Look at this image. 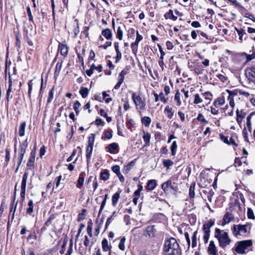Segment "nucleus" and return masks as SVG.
<instances>
[{"mask_svg": "<svg viewBox=\"0 0 255 255\" xmlns=\"http://www.w3.org/2000/svg\"><path fill=\"white\" fill-rule=\"evenodd\" d=\"M251 228L248 224L246 225H234L231 228L233 235L236 237H246L249 233Z\"/></svg>", "mask_w": 255, "mask_h": 255, "instance_id": "nucleus-3", "label": "nucleus"}, {"mask_svg": "<svg viewBox=\"0 0 255 255\" xmlns=\"http://www.w3.org/2000/svg\"><path fill=\"white\" fill-rule=\"evenodd\" d=\"M84 181V177L80 175L78 178V180L77 186L78 187L82 186L83 185Z\"/></svg>", "mask_w": 255, "mask_h": 255, "instance_id": "nucleus-63", "label": "nucleus"}, {"mask_svg": "<svg viewBox=\"0 0 255 255\" xmlns=\"http://www.w3.org/2000/svg\"><path fill=\"white\" fill-rule=\"evenodd\" d=\"M120 195L119 193L116 192L112 197V205L116 206L118 203Z\"/></svg>", "mask_w": 255, "mask_h": 255, "instance_id": "nucleus-34", "label": "nucleus"}, {"mask_svg": "<svg viewBox=\"0 0 255 255\" xmlns=\"http://www.w3.org/2000/svg\"><path fill=\"white\" fill-rule=\"evenodd\" d=\"M119 147V145L118 143L116 142H113L112 143L110 144L108 146L107 148L108 149V152H109L111 153H114L115 150H117Z\"/></svg>", "mask_w": 255, "mask_h": 255, "instance_id": "nucleus-25", "label": "nucleus"}, {"mask_svg": "<svg viewBox=\"0 0 255 255\" xmlns=\"http://www.w3.org/2000/svg\"><path fill=\"white\" fill-rule=\"evenodd\" d=\"M95 141V134L91 133L88 137V145L94 146Z\"/></svg>", "mask_w": 255, "mask_h": 255, "instance_id": "nucleus-45", "label": "nucleus"}, {"mask_svg": "<svg viewBox=\"0 0 255 255\" xmlns=\"http://www.w3.org/2000/svg\"><path fill=\"white\" fill-rule=\"evenodd\" d=\"M36 239V235L31 234H30L28 238H27V241L31 244H33L34 243V241Z\"/></svg>", "mask_w": 255, "mask_h": 255, "instance_id": "nucleus-47", "label": "nucleus"}, {"mask_svg": "<svg viewBox=\"0 0 255 255\" xmlns=\"http://www.w3.org/2000/svg\"><path fill=\"white\" fill-rule=\"evenodd\" d=\"M53 95H54V87H53L51 89L50 92H49L48 97V99H47L48 103H50L52 102V101L53 99Z\"/></svg>", "mask_w": 255, "mask_h": 255, "instance_id": "nucleus-48", "label": "nucleus"}, {"mask_svg": "<svg viewBox=\"0 0 255 255\" xmlns=\"http://www.w3.org/2000/svg\"><path fill=\"white\" fill-rule=\"evenodd\" d=\"M59 48L60 50V53L62 55L66 56L68 53V47L65 44H61L59 45Z\"/></svg>", "mask_w": 255, "mask_h": 255, "instance_id": "nucleus-31", "label": "nucleus"}, {"mask_svg": "<svg viewBox=\"0 0 255 255\" xmlns=\"http://www.w3.org/2000/svg\"><path fill=\"white\" fill-rule=\"evenodd\" d=\"M165 19H172L173 21H176L177 19V17L173 14V12L172 9H170L168 12L165 13L164 15Z\"/></svg>", "mask_w": 255, "mask_h": 255, "instance_id": "nucleus-20", "label": "nucleus"}, {"mask_svg": "<svg viewBox=\"0 0 255 255\" xmlns=\"http://www.w3.org/2000/svg\"><path fill=\"white\" fill-rule=\"evenodd\" d=\"M110 174L107 170H104L100 173V179L104 181H106L109 178Z\"/></svg>", "mask_w": 255, "mask_h": 255, "instance_id": "nucleus-29", "label": "nucleus"}, {"mask_svg": "<svg viewBox=\"0 0 255 255\" xmlns=\"http://www.w3.org/2000/svg\"><path fill=\"white\" fill-rule=\"evenodd\" d=\"M215 237L217 239L219 246L224 249L232 242L231 239L229 238L228 233L218 228L215 229Z\"/></svg>", "mask_w": 255, "mask_h": 255, "instance_id": "nucleus-2", "label": "nucleus"}, {"mask_svg": "<svg viewBox=\"0 0 255 255\" xmlns=\"http://www.w3.org/2000/svg\"><path fill=\"white\" fill-rule=\"evenodd\" d=\"M92 223L91 222H89L88 223L87 231L89 236L91 237H92Z\"/></svg>", "mask_w": 255, "mask_h": 255, "instance_id": "nucleus-49", "label": "nucleus"}, {"mask_svg": "<svg viewBox=\"0 0 255 255\" xmlns=\"http://www.w3.org/2000/svg\"><path fill=\"white\" fill-rule=\"evenodd\" d=\"M27 139H26L24 141L20 144L19 150V157L18 161L17 163V166L15 170V172H17L18 170L19 166L20 165L22 159L23 158L24 155L26 152V149L28 146Z\"/></svg>", "mask_w": 255, "mask_h": 255, "instance_id": "nucleus-7", "label": "nucleus"}, {"mask_svg": "<svg viewBox=\"0 0 255 255\" xmlns=\"http://www.w3.org/2000/svg\"><path fill=\"white\" fill-rule=\"evenodd\" d=\"M174 111L171 107H166L164 110V113L169 119H171L174 115Z\"/></svg>", "mask_w": 255, "mask_h": 255, "instance_id": "nucleus-24", "label": "nucleus"}, {"mask_svg": "<svg viewBox=\"0 0 255 255\" xmlns=\"http://www.w3.org/2000/svg\"><path fill=\"white\" fill-rule=\"evenodd\" d=\"M123 32L121 27L119 26L118 27L117 32H116V37L117 38H118L120 40H121L123 38Z\"/></svg>", "mask_w": 255, "mask_h": 255, "instance_id": "nucleus-46", "label": "nucleus"}, {"mask_svg": "<svg viewBox=\"0 0 255 255\" xmlns=\"http://www.w3.org/2000/svg\"><path fill=\"white\" fill-rule=\"evenodd\" d=\"M227 91L229 93L228 100L229 101V104L231 107H232V108H234L235 107L234 97L237 94L235 92H232L229 90H227Z\"/></svg>", "mask_w": 255, "mask_h": 255, "instance_id": "nucleus-18", "label": "nucleus"}, {"mask_svg": "<svg viewBox=\"0 0 255 255\" xmlns=\"http://www.w3.org/2000/svg\"><path fill=\"white\" fill-rule=\"evenodd\" d=\"M136 37L135 41L131 43L132 52L135 55L137 52L139 42L143 39L142 36L139 33L138 30L136 31Z\"/></svg>", "mask_w": 255, "mask_h": 255, "instance_id": "nucleus-9", "label": "nucleus"}, {"mask_svg": "<svg viewBox=\"0 0 255 255\" xmlns=\"http://www.w3.org/2000/svg\"><path fill=\"white\" fill-rule=\"evenodd\" d=\"M131 98L135 104L136 110H142L144 109L145 106V100L142 99L139 95H137L136 93L132 92Z\"/></svg>", "mask_w": 255, "mask_h": 255, "instance_id": "nucleus-6", "label": "nucleus"}, {"mask_svg": "<svg viewBox=\"0 0 255 255\" xmlns=\"http://www.w3.org/2000/svg\"><path fill=\"white\" fill-rule=\"evenodd\" d=\"M112 170L114 172H115L117 175L120 174V168L119 165H114L112 167Z\"/></svg>", "mask_w": 255, "mask_h": 255, "instance_id": "nucleus-58", "label": "nucleus"}, {"mask_svg": "<svg viewBox=\"0 0 255 255\" xmlns=\"http://www.w3.org/2000/svg\"><path fill=\"white\" fill-rule=\"evenodd\" d=\"M235 29L238 33V35L239 36V39L241 41H242L243 40V37L244 35L246 36L245 39L246 38V37L247 36V34L242 28L238 29V28H236Z\"/></svg>", "mask_w": 255, "mask_h": 255, "instance_id": "nucleus-35", "label": "nucleus"}, {"mask_svg": "<svg viewBox=\"0 0 255 255\" xmlns=\"http://www.w3.org/2000/svg\"><path fill=\"white\" fill-rule=\"evenodd\" d=\"M26 126L25 122H23L20 124L18 129V134L20 136H23L24 135Z\"/></svg>", "mask_w": 255, "mask_h": 255, "instance_id": "nucleus-23", "label": "nucleus"}, {"mask_svg": "<svg viewBox=\"0 0 255 255\" xmlns=\"http://www.w3.org/2000/svg\"><path fill=\"white\" fill-rule=\"evenodd\" d=\"M84 246H85V247L86 248H87L89 246H90V249L91 247L93 245V243L91 242V244L90 245V241H89V240L88 239V237L87 236H85V240H84Z\"/></svg>", "mask_w": 255, "mask_h": 255, "instance_id": "nucleus-55", "label": "nucleus"}, {"mask_svg": "<svg viewBox=\"0 0 255 255\" xmlns=\"http://www.w3.org/2000/svg\"><path fill=\"white\" fill-rule=\"evenodd\" d=\"M236 116H237V122L239 125H241L243 119L245 118V115L243 113V111L241 110L240 111L239 109H237L236 111Z\"/></svg>", "mask_w": 255, "mask_h": 255, "instance_id": "nucleus-19", "label": "nucleus"}, {"mask_svg": "<svg viewBox=\"0 0 255 255\" xmlns=\"http://www.w3.org/2000/svg\"><path fill=\"white\" fill-rule=\"evenodd\" d=\"M142 138L144 142L145 143V145H149L150 143V134L148 132H145V131H143V135Z\"/></svg>", "mask_w": 255, "mask_h": 255, "instance_id": "nucleus-30", "label": "nucleus"}, {"mask_svg": "<svg viewBox=\"0 0 255 255\" xmlns=\"http://www.w3.org/2000/svg\"><path fill=\"white\" fill-rule=\"evenodd\" d=\"M80 94L83 98H85L88 96L89 93V90L87 88L82 87L80 91Z\"/></svg>", "mask_w": 255, "mask_h": 255, "instance_id": "nucleus-40", "label": "nucleus"}, {"mask_svg": "<svg viewBox=\"0 0 255 255\" xmlns=\"http://www.w3.org/2000/svg\"><path fill=\"white\" fill-rule=\"evenodd\" d=\"M55 218V216L54 215H53V214L51 215L49 217L47 220L44 223V226L41 229V231L43 232V231H45L47 229V227H49L50 225H51L52 224V222Z\"/></svg>", "mask_w": 255, "mask_h": 255, "instance_id": "nucleus-17", "label": "nucleus"}, {"mask_svg": "<svg viewBox=\"0 0 255 255\" xmlns=\"http://www.w3.org/2000/svg\"><path fill=\"white\" fill-rule=\"evenodd\" d=\"M102 34L103 36L109 40L112 37V32L111 29L109 28H106L102 30Z\"/></svg>", "mask_w": 255, "mask_h": 255, "instance_id": "nucleus-21", "label": "nucleus"}, {"mask_svg": "<svg viewBox=\"0 0 255 255\" xmlns=\"http://www.w3.org/2000/svg\"><path fill=\"white\" fill-rule=\"evenodd\" d=\"M151 119L148 117H143L141 119L142 123L146 127H148L151 123Z\"/></svg>", "mask_w": 255, "mask_h": 255, "instance_id": "nucleus-38", "label": "nucleus"}, {"mask_svg": "<svg viewBox=\"0 0 255 255\" xmlns=\"http://www.w3.org/2000/svg\"><path fill=\"white\" fill-rule=\"evenodd\" d=\"M253 48H254V47H253ZM242 56H246L247 62L251 61L252 60L255 58V49H253V52L251 54H248L244 52L242 54Z\"/></svg>", "mask_w": 255, "mask_h": 255, "instance_id": "nucleus-27", "label": "nucleus"}, {"mask_svg": "<svg viewBox=\"0 0 255 255\" xmlns=\"http://www.w3.org/2000/svg\"><path fill=\"white\" fill-rule=\"evenodd\" d=\"M247 216L248 218L251 219H255V217L254 216V212L251 208H248L247 211Z\"/></svg>", "mask_w": 255, "mask_h": 255, "instance_id": "nucleus-51", "label": "nucleus"}, {"mask_svg": "<svg viewBox=\"0 0 255 255\" xmlns=\"http://www.w3.org/2000/svg\"><path fill=\"white\" fill-rule=\"evenodd\" d=\"M225 103V100L223 97L218 98L214 102L213 105L216 107H219L220 106L224 105Z\"/></svg>", "mask_w": 255, "mask_h": 255, "instance_id": "nucleus-32", "label": "nucleus"}, {"mask_svg": "<svg viewBox=\"0 0 255 255\" xmlns=\"http://www.w3.org/2000/svg\"><path fill=\"white\" fill-rule=\"evenodd\" d=\"M140 196V192H134V195L133 198V202L136 205L137 203V200Z\"/></svg>", "mask_w": 255, "mask_h": 255, "instance_id": "nucleus-56", "label": "nucleus"}, {"mask_svg": "<svg viewBox=\"0 0 255 255\" xmlns=\"http://www.w3.org/2000/svg\"><path fill=\"white\" fill-rule=\"evenodd\" d=\"M202 102V100L200 98L199 95L197 94L195 95V99L194 103L195 104H198Z\"/></svg>", "mask_w": 255, "mask_h": 255, "instance_id": "nucleus-60", "label": "nucleus"}, {"mask_svg": "<svg viewBox=\"0 0 255 255\" xmlns=\"http://www.w3.org/2000/svg\"><path fill=\"white\" fill-rule=\"evenodd\" d=\"M102 247L103 251H109V255H114L115 252L111 251L112 246L109 244L108 241L107 239H104L102 241Z\"/></svg>", "mask_w": 255, "mask_h": 255, "instance_id": "nucleus-10", "label": "nucleus"}, {"mask_svg": "<svg viewBox=\"0 0 255 255\" xmlns=\"http://www.w3.org/2000/svg\"><path fill=\"white\" fill-rule=\"evenodd\" d=\"M177 148V144L176 141H173L170 146V150L171 151V154L174 156L176 153Z\"/></svg>", "mask_w": 255, "mask_h": 255, "instance_id": "nucleus-37", "label": "nucleus"}, {"mask_svg": "<svg viewBox=\"0 0 255 255\" xmlns=\"http://www.w3.org/2000/svg\"><path fill=\"white\" fill-rule=\"evenodd\" d=\"M164 255H181L182 250L177 240L172 237L165 240L163 250Z\"/></svg>", "mask_w": 255, "mask_h": 255, "instance_id": "nucleus-1", "label": "nucleus"}, {"mask_svg": "<svg viewBox=\"0 0 255 255\" xmlns=\"http://www.w3.org/2000/svg\"><path fill=\"white\" fill-rule=\"evenodd\" d=\"M15 198H16V192L14 193V195L12 198V201L10 204V211H9V214L12 213V218L13 219L14 218V213L15 212L17 205V201L15 202Z\"/></svg>", "mask_w": 255, "mask_h": 255, "instance_id": "nucleus-14", "label": "nucleus"}, {"mask_svg": "<svg viewBox=\"0 0 255 255\" xmlns=\"http://www.w3.org/2000/svg\"><path fill=\"white\" fill-rule=\"evenodd\" d=\"M155 232L156 230L154 228V226H148L144 231L143 235L146 237L151 238L154 236Z\"/></svg>", "mask_w": 255, "mask_h": 255, "instance_id": "nucleus-11", "label": "nucleus"}, {"mask_svg": "<svg viewBox=\"0 0 255 255\" xmlns=\"http://www.w3.org/2000/svg\"><path fill=\"white\" fill-rule=\"evenodd\" d=\"M94 68H95V64H93L92 65L90 69L87 70L86 71V73L88 76H91L93 74Z\"/></svg>", "mask_w": 255, "mask_h": 255, "instance_id": "nucleus-62", "label": "nucleus"}, {"mask_svg": "<svg viewBox=\"0 0 255 255\" xmlns=\"http://www.w3.org/2000/svg\"><path fill=\"white\" fill-rule=\"evenodd\" d=\"M35 159L33 158L29 157L28 161L27 163V167H33L34 164Z\"/></svg>", "mask_w": 255, "mask_h": 255, "instance_id": "nucleus-61", "label": "nucleus"}, {"mask_svg": "<svg viewBox=\"0 0 255 255\" xmlns=\"http://www.w3.org/2000/svg\"><path fill=\"white\" fill-rule=\"evenodd\" d=\"M174 101L176 102V105L177 106H180L181 105V101L180 100V94L179 91H177L174 96Z\"/></svg>", "mask_w": 255, "mask_h": 255, "instance_id": "nucleus-39", "label": "nucleus"}, {"mask_svg": "<svg viewBox=\"0 0 255 255\" xmlns=\"http://www.w3.org/2000/svg\"><path fill=\"white\" fill-rule=\"evenodd\" d=\"M156 185V181L155 180H150L148 182L146 188L147 190H152L155 188Z\"/></svg>", "mask_w": 255, "mask_h": 255, "instance_id": "nucleus-28", "label": "nucleus"}, {"mask_svg": "<svg viewBox=\"0 0 255 255\" xmlns=\"http://www.w3.org/2000/svg\"><path fill=\"white\" fill-rule=\"evenodd\" d=\"M107 198H108V195L106 194L105 195L104 197H103V196H100L98 198H96L97 200H100V199H102L103 200L102 204H101V207H100V210H99V214H101L102 211L104 208V207L105 206L106 202V200H107Z\"/></svg>", "mask_w": 255, "mask_h": 255, "instance_id": "nucleus-26", "label": "nucleus"}, {"mask_svg": "<svg viewBox=\"0 0 255 255\" xmlns=\"http://www.w3.org/2000/svg\"><path fill=\"white\" fill-rule=\"evenodd\" d=\"M234 220V216L233 214L230 212H227L223 217L222 225L224 226L225 225L229 224Z\"/></svg>", "mask_w": 255, "mask_h": 255, "instance_id": "nucleus-12", "label": "nucleus"}, {"mask_svg": "<svg viewBox=\"0 0 255 255\" xmlns=\"http://www.w3.org/2000/svg\"><path fill=\"white\" fill-rule=\"evenodd\" d=\"M62 66V63L61 62H58L56 64L55 67V71L54 73L55 76H58L59 74L60 71Z\"/></svg>", "mask_w": 255, "mask_h": 255, "instance_id": "nucleus-42", "label": "nucleus"}, {"mask_svg": "<svg viewBox=\"0 0 255 255\" xmlns=\"http://www.w3.org/2000/svg\"><path fill=\"white\" fill-rule=\"evenodd\" d=\"M174 185V183L172 184L171 181L168 180L162 184L161 188L164 191H171V190H176Z\"/></svg>", "mask_w": 255, "mask_h": 255, "instance_id": "nucleus-13", "label": "nucleus"}, {"mask_svg": "<svg viewBox=\"0 0 255 255\" xmlns=\"http://www.w3.org/2000/svg\"><path fill=\"white\" fill-rule=\"evenodd\" d=\"M208 252L211 255H218L217 247L213 241L210 242L209 247L208 248Z\"/></svg>", "mask_w": 255, "mask_h": 255, "instance_id": "nucleus-15", "label": "nucleus"}, {"mask_svg": "<svg viewBox=\"0 0 255 255\" xmlns=\"http://www.w3.org/2000/svg\"><path fill=\"white\" fill-rule=\"evenodd\" d=\"M99 114L101 116H103L106 118V120H107V121L108 122V123H110L112 121V118L108 116L107 114L105 112V111L104 109H100Z\"/></svg>", "mask_w": 255, "mask_h": 255, "instance_id": "nucleus-43", "label": "nucleus"}, {"mask_svg": "<svg viewBox=\"0 0 255 255\" xmlns=\"http://www.w3.org/2000/svg\"><path fill=\"white\" fill-rule=\"evenodd\" d=\"M27 13L28 16L29 20L31 22H33V18L31 13V9L29 6H27L26 8Z\"/></svg>", "mask_w": 255, "mask_h": 255, "instance_id": "nucleus-54", "label": "nucleus"}, {"mask_svg": "<svg viewBox=\"0 0 255 255\" xmlns=\"http://www.w3.org/2000/svg\"><path fill=\"white\" fill-rule=\"evenodd\" d=\"M36 35V31L35 29H33L32 25H28L27 28H25L24 30V38L28 44L30 46L33 45L32 39L34 38Z\"/></svg>", "mask_w": 255, "mask_h": 255, "instance_id": "nucleus-5", "label": "nucleus"}, {"mask_svg": "<svg viewBox=\"0 0 255 255\" xmlns=\"http://www.w3.org/2000/svg\"><path fill=\"white\" fill-rule=\"evenodd\" d=\"M81 106V104L79 102V101H76L73 105V109L74 111L76 112V114L77 115H78L79 114L80 111H79V108Z\"/></svg>", "mask_w": 255, "mask_h": 255, "instance_id": "nucleus-44", "label": "nucleus"}, {"mask_svg": "<svg viewBox=\"0 0 255 255\" xmlns=\"http://www.w3.org/2000/svg\"><path fill=\"white\" fill-rule=\"evenodd\" d=\"M134 125V122L132 119L129 120L126 123V126L128 129L131 130V128Z\"/></svg>", "mask_w": 255, "mask_h": 255, "instance_id": "nucleus-52", "label": "nucleus"}, {"mask_svg": "<svg viewBox=\"0 0 255 255\" xmlns=\"http://www.w3.org/2000/svg\"><path fill=\"white\" fill-rule=\"evenodd\" d=\"M163 164L165 167L169 168L173 164V162L170 159H165L163 160Z\"/></svg>", "mask_w": 255, "mask_h": 255, "instance_id": "nucleus-50", "label": "nucleus"}, {"mask_svg": "<svg viewBox=\"0 0 255 255\" xmlns=\"http://www.w3.org/2000/svg\"><path fill=\"white\" fill-rule=\"evenodd\" d=\"M253 114V113H252L247 118V127L250 132L252 131L251 119Z\"/></svg>", "mask_w": 255, "mask_h": 255, "instance_id": "nucleus-41", "label": "nucleus"}, {"mask_svg": "<svg viewBox=\"0 0 255 255\" xmlns=\"http://www.w3.org/2000/svg\"><path fill=\"white\" fill-rule=\"evenodd\" d=\"M210 232L204 231L203 240L205 244H207L208 242L210 237Z\"/></svg>", "mask_w": 255, "mask_h": 255, "instance_id": "nucleus-53", "label": "nucleus"}, {"mask_svg": "<svg viewBox=\"0 0 255 255\" xmlns=\"http://www.w3.org/2000/svg\"><path fill=\"white\" fill-rule=\"evenodd\" d=\"M197 120L199 121H200V122H205L206 123H208V121H207L206 120H205L204 118H203V116L202 114L201 113H199L198 115V117L197 118Z\"/></svg>", "mask_w": 255, "mask_h": 255, "instance_id": "nucleus-64", "label": "nucleus"}, {"mask_svg": "<svg viewBox=\"0 0 255 255\" xmlns=\"http://www.w3.org/2000/svg\"><path fill=\"white\" fill-rule=\"evenodd\" d=\"M126 241V238L124 237L122 238L120 240V242L118 245V247L121 251H124L126 250V247H125Z\"/></svg>", "mask_w": 255, "mask_h": 255, "instance_id": "nucleus-36", "label": "nucleus"}, {"mask_svg": "<svg viewBox=\"0 0 255 255\" xmlns=\"http://www.w3.org/2000/svg\"><path fill=\"white\" fill-rule=\"evenodd\" d=\"M86 212L85 209H83L82 211V213H80L78 215V221L80 222L82 220H84L85 218V213Z\"/></svg>", "mask_w": 255, "mask_h": 255, "instance_id": "nucleus-57", "label": "nucleus"}, {"mask_svg": "<svg viewBox=\"0 0 255 255\" xmlns=\"http://www.w3.org/2000/svg\"><path fill=\"white\" fill-rule=\"evenodd\" d=\"M129 72V69L127 68H124L119 74L118 79L121 80V81H124L125 76Z\"/></svg>", "mask_w": 255, "mask_h": 255, "instance_id": "nucleus-33", "label": "nucleus"}, {"mask_svg": "<svg viewBox=\"0 0 255 255\" xmlns=\"http://www.w3.org/2000/svg\"><path fill=\"white\" fill-rule=\"evenodd\" d=\"M93 149V146L87 145L86 147V158L88 163H89L90 161Z\"/></svg>", "mask_w": 255, "mask_h": 255, "instance_id": "nucleus-22", "label": "nucleus"}, {"mask_svg": "<svg viewBox=\"0 0 255 255\" xmlns=\"http://www.w3.org/2000/svg\"><path fill=\"white\" fill-rule=\"evenodd\" d=\"M215 224L214 221L210 219L203 225V230L205 232H210V228Z\"/></svg>", "mask_w": 255, "mask_h": 255, "instance_id": "nucleus-16", "label": "nucleus"}, {"mask_svg": "<svg viewBox=\"0 0 255 255\" xmlns=\"http://www.w3.org/2000/svg\"><path fill=\"white\" fill-rule=\"evenodd\" d=\"M105 136L106 138L110 139L112 137V130H109L105 131Z\"/></svg>", "mask_w": 255, "mask_h": 255, "instance_id": "nucleus-59", "label": "nucleus"}, {"mask_svg": "<svg viewBox=\"0 0 255 255\" xmlns=\"http://www.w3.org/2000/svg\"><path fill=\"white\" fill-rule=\"evenodd\" d=\"M252 245L253 242L251 240L238 241L235 244L232 250L239 254H244L246 253V250L251 247Z\"/></svg>", "mask_w": 255, "mask_h": 255, "instance_id": "nucleus-4", "label": "nucleus"}, {"mask_svg": "<svg viewBox=\"0 0 255 255\" xmlns=\"http://www.w3.org/2000/svg\"><path fill=\"white\" fill-rule=\"evenodd\" d=\"M245 74L250 82H253L255 83V64L247 68Z\"/></svg>", "mask_w": 255, "mask_h": 255, "instance_id": "nucleus-8", "label": "nucleus"}]
</instances>
